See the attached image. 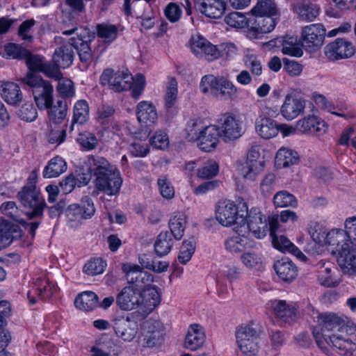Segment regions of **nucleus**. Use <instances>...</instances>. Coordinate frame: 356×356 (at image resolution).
Returning <instances> with one entry per match:
<instances>
[{
    "instance_id": "f257e3e1",
    "label": "nucleus",
    "mask_w": 356,
    "mask_h": 356,
    "mask_svg": "<svg viewBox=\"0 0 356 356\" xmlns=\"http://www.w3.org/2000/svg\"><path fill=\"white\" fill-rule=\"evenodd\" d=\"M314 321L312 334L321 349L334 348L343 356H356V324L347 316L320 313L310 303L302 308Z\"/></svg>"
},
{
    "instance_id": "f03ea898",
    "label": "nucleus",
    "mask_w": 356,
    "mask_h": 356,
    "mask_svg": "<svg viewBox=\"0 0 356 356\" xmlns=\"http://www.w3.org/2000/svg\"><path fill=\"white\" fill-rule=\"evenodd\" d=\"M88 171L95 177V189L108 195L118 194L122 184V178L117 167L102 156L88 158Z\"/></svg>"
},
{
    "instance_id": "7ed1b4c3",
    "label": "nucleus",
    "mask_w": 356,
    "mask_h": 356,
    "mask_svg": "<svg viewBox=\"0 0 356 356\" xmlns=\"http://www.w3.org/2000/svg\"><path fill=\"white\" fill-rule=\"evenodd\" d=\"M247 215L248 204L243 201L236 205L233 201L222 200L218 202L216 209V219L224 227L245 225Z\"/></svg>"
},
{
    "instance_id": "20e7f679",
    "label": "nucleus",
    "mask_w": 356,
    "mask_h": 356,
    "mask_svg": "<svg viewBox=\"0 0 356 356\" xmlns=\"http://www.w3.org/2000/svg\"><path fill=\"white\" fill-rule=\"evenodd\" d=\"M24 84L31 88L35 102L40 110H44L53 103V86L35 73L29 72L22 79Z\"/></svg>"
},
{
    "instance_id": "39448f33",
    "label": "nucleus",
    "mask_w": 356,
    "mask_h": 356,
    "mask_svg": "<svg viewBox=\"0 0 356 356\" xmlns=\"http://www.w3.org/2000/svg\"><path fill=\"white\" fill-rule=\"evenodd\" d=\"M62 33L65 35L76 34V38H70L72 49L74 48L82 63L89 65L92 60V51L89 42L95 38L94 33L89 29L74 26L70 29L63 30Z\"/></svg>"
},
{
    "instance_id": "423d86ee",
    "label": "nucleus",
    "mask_w": 356,
    "mask_h": 356,
    "mask_svg": "<svg viewBox=\"0 0 356 356\" xmlns=\"http://www.w3.org/2000/svg\"><path fill=\"white\" fill-rule=\"evenodd\" d=\"M17 197L22 206L27 210L29 218H41L46 207L45 200L35 184L24 186L17 193Z\"/></svg>"
},
{
    "instance_id": "0eeeda50",
    "label": "nucleus",
    "mask_w": 356,
    "mask_h": 356,
    "mask_svg": "<svg viewBox=\"0 0 356 356\" xmlns=\"http://www.w3.org/2000/svg\"><path fill=\"white\" fill-rule=\"evenodd\" d=\"M95 211V207L91 197L84 196L79 203L69 205L65 214L69 225L76 228L82 224L83 220L90 219Z\"/></svg>"
},
{
    "instance_id": "6e6552de",
    "label": "nucleus",
    "mask_w": 356,
    "mask_h": 356,
    "mask_svg": "<svg viewBox=\"0 0 356 356\" xmlns=\"http://www.w3.org/2000/svg\"><path fill=\"white\" fill-rule=\"evenodd\" d=\"M236 343L239 350L246 355H256L259 348V332L253 324H243L236 327Z\"/></svg>"
},
{
    "instance_id": "1a4fd4ad",
    "label": "nucleus",
    "mask_w": 356,
    "mask_h": 356,
    "mask_svg": "<svg viewBox=\"0 0 356 356\" xmlns=\"http://www.w3.org/2000/svg\"><path fill=\"white\" fill-rule=\"evenodd\" d=\"M326 29L322 24L305 26L300 32V42L302 47L309 52H314L323 45Z\"/></svg>"
},
{
    "instance_id": "9d476101",
    "label": "nucleus",
    "mask_w": 356,
    "mask_h": 356,
    "mask_svg": "<svg viewBox=\"0 0 356 356\" xmlns=\"http://www.w3.org/2000/svg\"><path fill=\"white\" fill-rule=\"evenodd\" d=\"M122 269L125 273L128 283L141 293L153 284V275L142 270L138 265L130 263L124 264L122 265Z\"/></svg>"
},
{
    "instance_id": "9b49d317",
    "label": "nucleus",
    "mask_w": 356,
    "mask_h": 356,
    "mask_svg": "<svg viewBox=\"0 0 356 356\" xmlns=\"http://www.w3.org/2000/svg\"><path fill=\"white\" fill-rule=\"evenodd\" d=\"M266 113H260L257 118L254 128L257 134L263 139L268 140L276 137L279 132L278 123L270 117L278 115L277 109L266 107Z\"/></svg>"
},
{
    "instance_id": "f8f14e48",
    "label": "nucleus",
    "mask_w": 356,
    "mask_h": 356,
    "mask_svg": "<svg viewBox=\"0 0 356 356\" xmlns=\"http://www.w3.org/2000/svg\"><path fill=\"white\" fill-rule=\"evenodd\" d=\"M220 136L225 143L238 139L244 133L242 122L233 114L227 113L218 121Z\"/></svg>"
},
{
    "instance_id": "ddd939ff",
    "label": "nucleus",
    "mask_w": 356,
    "mask_h": 356,
    "mask_svg": "<svg viewBox=\"0 0 356 356\" xmlns=\"http://www.w3.org/2000/svg\"><path fill=\"white\" fill-rule=\"evenodd\" d=\"M100 81L102 84L109 85L113 90L120 92L131 88L134 76L128 70L114 72L111 69H106L101 75Z\"/></svg>"
},
{
    "instance_id": "4468645a",
    "label": "nucleus",
    "mask_w": 356,
    "mask_h": 356,
    "mask_svg": "<svg viewBox=\"0 0 356 356\" xmlns=\"http://www.w3.org/2000/svg\"><path fill=\"white\" fill-rule=\"evenodd\" d=\"M323 52L329 60L335 61L353 56L355 47L350 41L344 38H337L325 46Z\"/></svg>"
},
{
    "instance_id": "2eb2a0df",
    "label": "nucleus",
    "mask_w": 356,
    "mask_h": 356,
    "mask_svg": "<svg viewBox=\"0 0 356 356\" xmlns=\"http://www.w3.org/2000/svg\"><path fill=\"white\" fill-rule=\"evenodd\" d=\"M192 53L197 58L212 61L219 58L217 47L200 35H195L189 40Z\"/></svg>"
},
{
    "instance_id": "dca6fc26",
    "label": "nucleus",
    "mask_w": 356,
    "mask_h": 356,
    "mask_svg": "<svg viewBox=\"0 0 356 356\" xmlns=\"http://www.w3.org/2000/svg\"><path fill=\"white\" fill-rule=\"evenodd\" d=\"M112 327L115 336L124 342H131L138 331L137 322L128 316H118L112 320Z\"/></svg>"
},
{
    "instance_id": "f3484780",
    "label": "nucleus",
    "mask_w": 356,
    "mask_h": 356,
    "mask_svg": "<svg viewBox=\"0 0 356 356\" xmlns=\"http://www.w3.org/2000/svg\"><path fill=\"white\" fill-rule=\"evenodd\" d=\"M334 251L337 254V261L343 273L356 276V248L339 243Z\"/></svg>"
},
{
    "instance_id": "a211bd4d",
    "label": "nucleus",
    "mask_w": 356,
    "mask_h": 356,
    "mask_svg": "<svg viewBox=\"0 0 356 356\" xmlns=\"http://www.w3.org/2000/svg\"><path fill=\"white\" fill-rule=\"evenodd\" d=\"M275 316L284 323H291L298 318V311L296 303H287L285 300H271L267 303Z\"/></svg>"
},
{
    "instance_id": "6ab92c4d",
    "label": "nucleus",
    "mask_w": 356,
    "mask_h": 356,
    "mask_svg": "<svg viewBox=\"0 0 356 356\" xmlns=\"http://www.w3.org/2000/svg\"><path fill=\"white\" fill-rule=\"evenodd\" d=\"M245 224L248 230L257 238H264L268 232L267 219L258 208L248 211Z\"/></svg>"
},
{
    "instance_id": "aec40b11",
    "label": "nucleus",
    "mask_w": 356,
    "mask_h": 356,
    "mask_svg": "<svg viewBox=\"0 0 356 356\" xmlns=\"http://www.w3.org/2000/svg\"><path fill=\"white\" fill-rule=\"evenodd\" d=\"M143 294L133 286L124 287L116 298L117 305L122 310L130 311L143 303Z\"/></svg>"
},
{
    "instance_id": "412c9836",
    "label": "nucleus",
    "mask_w": 356,
    "mask_h": 356,
    "mask_svg": "<svg viewBox=\"0 0 356 356\" xmlns=\"http://www.w3.org/2000/svg\"><path fill=\"white\" fill-rule=\"evenodd\" d=\"M305 108V100L296 97L292 94H287L280 108V113L284 118L293 120L303 113Z\"/></svg>"
},
{
    "instance_id": "4be33fe9",
    "label": "nucleus",
    "mask_w": 356,
    "mask_h": 356,
    "mask_svg": "<svg viewBox=\"0 0 356 356\" xmlns=\"http://www.w3.org/2000/svg\"><path fill=\"white\" fill-rule=\"evenodd\" d=\"M56 291L54 284L47 280L38 278L33 284V288L28 291L27 297L30 304L34 305L38 300H44L50 298Z\"/></svg>"
},
{
    "instance_id": "5701e85b",
    "label": "nucleus",
    "mask_w": 356,
    "mask_h": 356,
    "mask_svg": "<svg viewBox=\"0 0 356 356\" xmlns=\"http://www.w3.org/2000/svg\"><path fill=\"white\" fill-rule=\"evenodd\" d=\"M163 334V326L160 321H147L144 325L143 345L154 347L161 343Z\"/></svg>"
},
{
    "instance_id": "b1692460",
    "label": "nucleus",
    "mask_w": 356,
    "mask_h": 356,
    "mask_svg": "<svg viewBox=\"0 0 356 356\" xmlns=\"http://www.w3.org/2000/svg\"><path fill=\"white\" fill-rule=\"evenodd\" d=\"M317 277L320 284L327 287H335L340 279L335 276L337 269L329 261H320L316 264Z\"/></svg>"
},
{
    "instance_id": "393cba45",
    "label": "nucleus",
    "mask_w": 356,
    "mask_h": 356,
    "mask_svg": "<svg viewBox=\"0 0 356 356\" xmlns=\"http://www.w3.org/2000/svg\"><path fill=\"white\" fill-rule=\"evenodd\" d=\"M338 229H332L329 232H326L323 229L318 228L311 229V237L314 242L319 245H328L332 248V251L340 243V240L342 239L341 234H339Z\"/></svg>"
},
{
    "instance_id": "a878e982",
    "label": "nucleus",
    "mask_w": 356,
    "mask_h": 356,
    "mask_svg": "<svg viewBox=\"0 0 356 356\" xmlns=\"http://www.w3.org/2000/svg\"><path fill=\"white\" fill-rule=\"evenodd\" d=\"M224 245L227 252L237 254L255 248L257 243L243 234H236L226 238Z\"/></svg>"
},
{
    "instance_id": "bb28decb",
    "label": "nucleus",
    "mask_w": 356,
    "mask_h": 356,
    "mask_svg": "<svg viewBox=\"0 0 356 356\" xmlns=\"http://www.w3.org/2000/svg\"><path fill=\"white\" fill-rule=\"evenodd\" d=\"M220 137V131L217 125L206 126L197 140V145L204 152H211L216 148Z\"/></svg>"
},
{
    "instance_id": "cd10ccee",
    "label": "nucleus",
    "mask_w": 356,
    "mask_h": 356,
    "mask_svg": "<svg viewBox=\"0 0 356 356\" xmlns=\"http://www.w3.org/2000/svg\"><path fill=\"white\" fill-rule=\"evenodd\" d=\"M298 129L305 134H313L322 136L327 129L325 122L314 115H309L297 122Z\"/></svg>"
},
{
    "instance_id": "c85d7f7f",
    "label": "nucleus",
    "mask_w": 356,
    "mask_h": 356,
    "mask_svg": "<svg viewBox=\"0 0 356 356\" xmlns=\"http://www.w3.org/2000/svg\"><path fill=\"white\" fill-rule=\"evenodd\" d=\"M197 6L202 15L212 19H220L226 10L223 0H197Z\"/></svg>"
},
{
    "instance_id": "c756f323",
    "label": "nucleus",
    "mask_w": 356,
    "mask_h": 356,
    "mask_svg": "<svg viewBox=\"0 0 356 356\" xmlns=\"http://www.w3.org/2000/svg\"><path fill=\"white\" fill-rule=\"evenodd\" d=\"M136 116L138 122L146 127H150L157 120V112L150 102L142 101L136 107Z\"/></svg>"
},
{
    "instance_id": "7c9ffc66",
    "label": "nucleus",
    "mask_w": 356,
    "mask_h": 356,
    "mask_svg": "<svg viewBox=\"0 0 356 356\" xmlns=\"http://www.w3.org/2000/svg\"><path fill=\"white\" fill-rule=\"evenodd\" d=\"M150 130L135 133L133 141L129 147V152L136 157H145L149 153V148L147 139Z\"/></svg>"
},
{
    "instance_id": "2f4dec72",
    "label": "nucleus",
    "mask_w": 356,
    "mask_h": 356,
    "mask_svg": "<svg viewBox=\"0 0 356 356\" xmlns=\"http://www.w3.org/2000/svg\"><path fill=\"white\" fill-rule=\"evenodd\" d=\"M205 341V334L202 327L198 324H193L188 327L185 338L184 346L191 350L200 348Z\"/></svg>"
},
{
    "instance_id": "473e14b6",
    "label": "nucleus",
    "mask_w": 356,
    "mask_h": 356,
    "mask_svg": "<svg viewBox=\"0 0 356 356\" xmlns=\"http://www.w3.org/2000/svg\"><path fill=\"white\" fill-rule=\"evenodd\" d=\"M188 223V217L183 211L173 212L168 222L171 234L176 240H181L184 236Z\"/></svg>"
},
{
    "instance_id": "72a5a7b5",
    "label": "nucleus",
    "mask_w": 356,
    "mask_h": 356,
    "mask_svg": "<svg viewBox=\"0 0 356 356\" xmlns=\"http://www.w3.org/2000/svg\"><path fill=\"white\" fill-rule=\"evenodd\" d=\"M74 51L70 42V40L67 43L57 47L53 54L52 60L58 67L67 68L70 67L73 62Z\"/></svg>"
},
{
    "instance_id": "f704fd0d",
    "label": "nucleus",
    "mask_w": 356,
    "mask_h": 356,
    "mask_svg": "<svg viewBox=\"0 0 356 356\" xmlns=\"http://www.w3.org/2000/svg\"><path fill=\"white\" fill-rule=\"evenodd\" d=\"M284 55L300 58L303 55L302 47L297 36L286 35L278 40Z\"/></svg>"
},
{
    "instance_id": "c9c22d12",
    "label": "nucleus",
    "mask_w": 356,
    "mask_h": 356,
    "mask_svg": "<svg viewBox=\"0 0 356 356\" xmlns=\"http://www.w3.org/2000/svg\"><path fill=\"white\" fill-rule=\"evenodd\" d=\"M274 268L277 276L284 282L293 280L298 273L296 265L286 258L277 261L274 264Z\"/></svg>"
},
{
    "instance_id": "e433bc0d",
    "label": "nucleus",
    "mask_w": 356,
    "mask_h": 356,
    "mask_svg": "<svg viewBox=\"0 0 356 356\" xmlns=\"http://www.w3.org/2000/svg\"><path fill=\"white\" fill-rule=\"evenodd\" d=\"M98 296L93 291H86L77 295L74 300L75 307L82 311H92L98 307Z\"/></svg>"
},
{
    "instance_id": "4c0bfd02",
    "label": "nucleus",
    "mask_w": 356,
    "mask_h": 356,
    "mask_svg": "<svg viewBox=\"0 0 356 356\" xmlns=\"http://www.w3.org/2000/svg\"><path fill=\"white\" fill-rule=\"evenodd\" d=\"M338 232L343 236L340 243L356 248V216L347 218L344 221V229H338Z\"/></svg>"
},
{
    "instance_id": "58836bf2",
    "label": "nucleus",
    "mask_w": 356,
    "mask_h": 356,
    "mask_svg": "<svg viewBox=\"0 0 356 356\" xmlns=\"http://www.w3.org/2000/svg\"><path fill=\"white\" fill-rule=\"evenodd\" d=\"M296 13L300 20L312 22L318 16L320 8L308 1H302L297 3Z\"/></svg>"
},
{
    "instance_id": "ea45409f",
    "label": "nucleus",
    "mask_w": 356,
    "mask_h": 356,
    "mask_svg": "<svg viewBox=\"0 0 356 356\" xmlns=\"http://www.w3.org/2000/svg\"><path fill=\"white\" fill-rule=\"evenodd\" d=\"M67 163L63 158L56 156L51 159L44 167L42 175L44 178L60 176L67 170Z\"/></svg>"
},
{
    "instance_id": "a19ab883",
    "label": "nucleus",
    "mask_w": 356,
    "mask_h": 356,
    "mask_svg": "<svg viewBox=\"0 0 356 356\" xmlns=\"http://www.w3.org/2000/svg\"><path fill=\"white\" fill-rule=\"evenodd\" d=\"M265 163L243 162L238 167L239 174L245 181H254L264 170Z\"/></svg>"
},
{
    "instance_id": "79ce46f5",
    "label": "nucleus",
    "mask_w": 356,
    "mask_h": 356,
    "mask_svg": "<svg viewBox=\"0 0 356 356\" xmlns=\"http://www.w3.org/2000/svg\"><path fill=\"white\" fill-rule=\"evenodd\" d=\"M298 155L296 151L282 147L275 155V165L279 168H286L296 164L298 161Z\"/></svg>"
},
{
    "instance_id": "37998d69",
    "label": "nucleus",
    "mask_w": 356,
    "mask_h": 356,
    "mask_svg": "<svg viewBox=\"0 0 356 356\" xmlns=\"http://www.w3.org/2000/svg\"><path fill=\"white\" fill-rule=\"evenodd\" d=\"M115 110L110 105H102L97 111V120L104 129L112 128L113 131L118 130V126L112 121Z\"/></svg>"
},
{
    "instance_id": "c03bdc74",
    "label": "nucleus",
    "mask_w": 356,
    "mask_h": 356,
    "mask_svg": "<svg viewBox=\"0 0 356 356\" xmlns=\"http://www.w3.org/2000/svg\"><path fill=\"white\" fill-rule=\"evenodd\" d=\"M1 96L10 105H17L22 99V93L19 86L13 82H7L3 85Z\"/></svg>"
},
{
    "instance_id": "a18cd8bd",
    "label": "nucleus",
    "mask_w": 356,
    "mask_h": 356,
    "mask_svg": "<svg viewBox=\"0 0 356 356\" xmlns=\"http://www.w3.org/2000/svg\"><path fill=\"white\" fill-rule=\"evenodd\" d=\"M97 34L104 43L110 44L117 38L118 28L115 24L103 22L97 25Z\"/></svg>"
},
{
    "instance_id": "49530a36",
    "label": "nucleus",
    "mask_w": 356,
    "mask_h": 356,
    "mask_svg": "<svg viewBox=\"0 0 356 356\" xmlns=\"http://www.w3.org/2000/svg\"><path fill=\"white\" fill-rule=\"evenodd\" d=\"M251 26V31L257 34H265L271 32L275 27L276 22L273 16L257 17Z\"/></svg>"
},
{
    "instance_id": "de8ad7c7",
    "label": "nucleus",
    "mask_w": 356,
    "mask_h": 356,
    "mask_svg": "<svg viewBox=\"0 0 356 356\" xmlns=\"http://www.w3.org/2000/svg\"><path fill=\"white\" fill-rule=\"evenodd\" d=\"M238 89L234 84L227 79L220 76L218 89L215 94L216 97L221 99H233L237 95Z\"/></svg>"
},
{
    "instance_id": "09e8293b",
    "label": "nucleus",
    "mask_w": 356,
    "mask_h": 356,
    "mask_svg": "<svg viewBox=\"0 0 356 356\" xmlns=\"http://www.w3.org/2000/svg\"><path fill=\"white\" fill-rule=\"evenodd\" d=\"M48 111L49 120L55 124H59L65 119L67 115V103L65 99L56 102L54 106H50Z\"/></svg>"
},
{
    "instance_id": "8fccbe9b",
    "label": "nucleus",
    "mask_w": 356,
    "mask_h": 356,
    "mask_svg": "<svg viewBox=\"0 0 356 356\" xmlns=\"http://www.w3.org/2000/svg\"><path fill=\"white\" fill-rule=\"evenodd\" d=\"M206 126L203 123V120L200 118H191L187 123L186 127V138L189 141H195L199 139L203 129Z\"/></svg>"
},
{
    "instance_id": "3c124183",
    "label": "nucleus",
    "mask_w": 356,
    "mask_h": 356,
    "mask_svg": "<svg viewBox=\"0 0 356 356\" xmlns=\"http://www.w3.org/2000/svg\"><path fill=\"white\" fill-rule=\"evenodd\" d=\"M252 14L256 17L259 16H274L277 10L271 0H259L251 10Z\"/></svg>"
},
{
    "instance_id": "603ef678",
    "label": "nucleus",
    "mask_w": 356,
    "mask_h": 356,
    "mask_svg": "<svg viewBox=\"0 0 356 356\" xmlns=\"http://www.w3.org/2000/svg\"><path fill=\"white\" fill-rule=\"evenodd\" d=\"M172 240L167 232H161L158 236L154 243V250L156 254L159 257L168 254L172 248Z\"/></svg>"
},
{
    "instance_id": "864d4df0",
    "label": "nucleus",
    "mask_w": 356,
    "mask_h": 356,
    "mask_svg": "<svg viewBox=\"0 0 356 356\" xmlns=\"http://www.w3.org/2000/svg\"><path fill=\"white\" fill-rule=\"evenodd\" d=\"M225 22L230 26L237 29H243L253 24L252 20L248 19L245 15L239 12H232L225 17Z\"/></svg>"
},
{
    "instance_id": "5fc2aeb1",
    "label": "nucleus",
    "mask_w": 356,
    "mask_h": 356,
    "mask_svg": "<svg viewBox=\"0 0 356 356\" xmlns=\"http://www.w3.org/2000/svg\"><path fill=\"white\" fill-rule=\"evenodd\" d=\"M274 204L276 207H296L298 201L296 197L286 191L277 192L273 197Z\"/></svg>"
},
{
    "instance_id": "6e6d98bb",
    "label": "nucleus",
    "mask_w": 356,
    "mask_h": 356,
    "mask_svg": "<svg viewBox=\"0 0 356 356\" xmlns=\"http://www.w3.org/2000/svg\"><path fill=\"white\" fill-rule=\"evenodd\" d=\"M89 118V106L86 101L79 100L74 106L73 122L83 124Z\"/></svg>"
},
{
    "instance_id": "4d7b16f0",
    "label": "nucleus",
    "mask_w": 356,
    "mask_h": 356,
    "mask_svg": "<svg viewBox=\"0 0 356 356\" xmlns=\"http://www.w3.org/2000/svg\"><path fill=\"white\" fill-rule=\"evenodd\" d=\"M241 263L248 268L259 269L262 267V258L254 251L244 252L241 256Z\"/></svg>"
},
{
    "instance_id": "13d9d810",
    "label": "nucleus",
    "mask_w": 356,
    "mask_h": 356,
    "mask_svg": "<svg viewBox=\"0 0 356 356\" xmlns=\"http://www.w3.org/2000/svg\"><path fill=\"white\" fill-rule=\"evenodd\" d=\"M142 294L143 299L142 305L145 307H155L160 303V294L156 286L152 284L143 291Z\"/></svg>"
},
{
    "instance_id": "bf43d9fd",
    "label": "nucleus",
    "mask_w": 356,
    "mask_h": 356,
    "mask_svg": "<svg viewBox=\"0 0 356 356\" xmlns=\"http://www.w3.org/2000/svg\"><path fill=\"white\" fill-rule=\"evenodd\" d=\"M195 250V241L194 239L185 240L183 241L178 255V260L180 263L186 264L189 261Z\"/></svg>"
},
{
    "instance_id": "052dcab7",
    "label": "nucleus",
    "mask_w": 356,
    "mask_h": 356,
    "mask_svg": "<svg viewBox=\"0 0 356 356\" xmlns=\"http://www.w3.org/2000/svg\"><path fill=\"white\" fill-rule=\"evenodd\" d=\"M29 56V51L21 46L9 43L5 45L3 56L10 59H22Z\"/></svg>"
},
{
    "instance_id": "680f3d73",
    "label": "nucleus",
    "mask_w": 356,
    "mask_h": 356,
    "mask_svg": "<svg viewBox=\"0 0 356 356\" xmlns=\"http://www.w3.org/2000/svg\"><path fill=\"white\" fill-rule=\"evenodd\" d=\"M219 82L220 77H216L212 74L204 75L201 79L200 88L204 94L211 92L215 95Z\"/></svg>"
},
{
    "instance_id": "e2e57ef3",
    "label": "nucleus",
    "mask_w": 356,
    "mask_h": 356,
    "mask_svg": "<svg viewBox=\"0 0 356 356\" xmlns=\"http://www.w3.org/2000/svg\"><path fill=\"white\" fill-rule=\"evenodd\" d=\"M177 81L174 78H169L165 95V104L166 108H170L175 105L177 98Z\"/></svg>"
},
{
    "instance_id": "0e129e2a",
    "label": "nucleus",
    "mask_w": 356,
    "mask_h": 356,
    "mask_svg": "<svg viewBox=\"0 0 356 356\" xmlns=\"http://www.w3.org/2000/svg\"><path fill=\"white\" fill-rule=\"evenodd\" d=\"M106 266V263L101 258H94L86 263L83 272L88 275H96L102 273Z\"/></svg>"
},
{
    "instance_id": "69168bd1",
    "label": "nucleus",
    "mask_w": 356,
    "mask_h": 356,
    "mask_svg": "<svg viewBox=\"0 0 356 356\" xmlns=\"http://www.w3.org/2000/svg\"><path fill=\"white\" fill-rule=\"evenodd\" d=\"M1 212L11 220L16 222H23L22 218V211L18 209L15 202L9 201L4 202L1 206Z\"/></svg>"
},
{
    "instance_id": "338daca9",
    "label": "nucleus",
    "mask_w": 356,
    "mask_h": 356,
    "mask_svg": "<svg viewBox=\"0 0 356 356\" xmlns=\"http://www.w3.org/2000/svg\"><path fill=\"white\" fill-rule=\"evenodd\" d=\"M218 171L219 166L218 163L215 161L209 160L198 169L197 176L203 179H210L217 175Z\"/></svg>"
},
{
    "instance_id": "774afa93",
    "label": "nucleus",
    "mask_w": 356,
    "mask_h": 356,
    "mask_svg": "<svg viewBox=\"0 0 356 356\" xmlns=\"http://www.w3.org/2000/svg\"><path fill=\"white\" fill-rule=\"evenodd\" d=\"M161 195L165 199H172L175 195V189L170 180L165 176H161L157 181Z\"/></svg>"
}]
</instances>
